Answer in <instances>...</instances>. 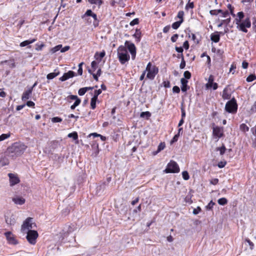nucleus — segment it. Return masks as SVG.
I'll return each mask as SVG.
<instances>
[{
	"label": "nucleus",
	"mask_w": 256,
	"mask_h": 256,
	"mask_svg": "<svg viewBox=\"0 0 256 256\" xmlns=\"http://www.w3.org/2000/svg\"><path fill=\"white\" fill-rule=\"evenodd\" d=\"M184 76L185 79H190L191 77V74L188 71H186L184 74Z\"/></svg>",
	"instance_id": "50"
},
{
	"label": "nucleus",
	"mask_w": 256,
	"mask_h": 256,
	"mask_svg": "<svg viewBox=\"0 0 256 256\" xmlns=\"http://www.w3.org/2000/svg\"><path fill=\"white\" fill-rule=\"evenodd\" d=\"M179 136H179V134H176V135L174 136V138H172V140L171 142H171V144L174 143V142H176L178 140V138L179 137Z\"/></svg>",
	"instance_id": "58"
},
{
	"label": "nucleus",
	"mask_w": 256,
	"mask_h": 256,
	"mask_svg": "<svg viewBox=\"0 0 256 256\" xmlns=\"http://www.w3.org/2000/svg\"><path fill=\"white\" fill-rule=\"evenodd\" d=\"M178 37V34H174L171 37V40L172 42H174L176 41Z\"/></svg>",
	"instance_id": "55"
},
{
	"label": "nucleus",
	"mask_w": 256,
	"mask_h": 256,
	"mask_svg": "<svg viewBox=\"0 0 256 256\" xmlns=\"http://www.w3.org/2000/svg\"><path fill=\"white\" fill-rule=\"evenodd\" d=\"M60 71L58 69H55L53 72L47 74L46 78L48 80H52L60 74Z\"/></svg>",
	"instance_id": "19"
},
{
	"label": "nucleus",
	"mask_w": 256,
	"mask_h": 256,
	"mask_svg": "<svg viewBox=\"0 0 256 256\" xmlns=\"http://www.w3.org/2000/svg\"><path fill=\"white\" fill-rule=\"evenodd\" d=\"M182 23V20H179L176 22H174L172 24V28L174 29H178L180 26L181 24Z\"/></svg>",
	"instance_id": "30"
},
{
	"label": "nucleus",
	"mask_w": 256,
	"mask_h": 256,
	"mask_svg": "<svg viewBox=\"0 0 256 256\" xmlns=\"http://www.w3.org/2000/svg\"><path fill=\"white\" fill-rule=\"evenodd\" d=\"M32 220V218H28L24 221L21 227L22 232H26L28 230H31L33 228Z\"/></svg>",
	"instance_id": "8"
},
{
	"label": "nucleus",
	"mask_w": 256,
	"mask_h": 256,
	"mask_svg": "<svg viewBox=\"0 0 256 256\" xmlns=\"http://www.w3.org/2000/svg\"><path fill=\"white\" fill-rule=\"evenodd\" d=\"M92 17L94 20V22L93 24H94V26L96 28V26H98V18H97V16H96V14L94 13L92 14Z\"/></svg>",
	"instance_id": "26"
},
{
	"label": "nucleus",
	"mask_w": 256,
	"mask_h": 256,
	"mask_svg": "<svg viewBox=\"0 0 256 256\" xmlns=\"http://www.w3.org/2000/svg\"><path fill=\"white\" fill-rule=\"evenodd\" d=\"M218 202L220 205L224 206L227 204L228 200L226 198H222L218 199Z\"/></svg>",
	"instance_id": "27"
},
{
	"label": "nucleus",
	"mask_w": 256,
	"mask_h": 256,
	"mask_svg": "<svg viewBox=\"0 0 256 256\" xmlns=\"http://www.w3.org/2000/svg\"><path fill=\"white\" fill-rule=\"evenodd\" d=\"M10 136V133L4 134L0 136V142L8 138Z\"/></svg>",
	"instance_id": "35"
},
{
	"label": "nucleus",
	"mask_w": 256,
	"mask_h": 256,
	"mask_svg": "<svg viewBox=\"0 0 256 256\" xmlns=\"http://www.w3.org/2000/svg\"><path fill=\"white\" fill-rule=\"evenodd\" d=\"M88 2L92 4H96L100 6L102 4V0H88Z\"/></svg>",
	"instance_id": "32"
},
{
	"label": "nucleus",
	"mask_w": 256,
	"mask_h": 256,
	"mask_svg": "<svg viewBox=\"0 0 256 256\" xmlns=\"http://www.w3.org/2000/svg\"><path fill=\"white\" fill-rule=\"evenodd\" d=\"M218 182V178H213L210 180V183L214 185H216Z\"/></svg>",
	"instance_id": "57"
},
{
	"label": "nucleus",
	"mask_w": 256,
	"mask_h": 256,
	"mask_svg": "<svg viewBox=\"0 0 256 256\" xmlns=\"http://www.w3.org/2000/svg\"><path fill=\"white\" fill-rule=\"evenodd\" d=\"M150 116V113L149 112H142L140 114V117H142V118H144V117L146 116L148 118Z\"/></svg>",
	"instance_id": "46"
},
{
	"label": "nucleus",
	"mask_w": 256,
	"mask_h": 256,
	"mask_svg": "<svg viewBox=\"0 0 256 256\" xmlns=\"http://www.w3.org/2000/svg\"><path fill=\"white\" fill-rule=\"evenodd\" d=\"M226 164V162H220L218 163V166L220 168H222L224 167Z\"/></svg>",
	"instance_id": "60"
},
{
	"label": "nucleus",
	"mask_w": 256,
	"mask_h": 256,
	"mask_svg": "<svg viewBox=\"0 0 256 256\" xmlns=\"http://www.w3.org/2000/svg\"><path fill=\"white\" fill-rule=\"evenodd\" d=\"M36 40V39L35 38L32 39L31 40H24L20 44V46L21 47L26 46L34 42Z\"/></svg>",
	"instance_id": "23"
},
{
	"label": "nucleus",
	"mask_w": 256,
	"mask_h": 256,
	"mask_svg": "<svg viewBox=\"0 0 256 256\" xmlns=\"http://www.w3.org/2000/svg\"><path fill=\"white\" fill-rule=\"evenodd\" d=\"M214 77L212 75H210L208 79V82L206 84V86L207 88H212V84L214 83Z\"/></svg>",
	"instance_id": "22"
},
{
	"label": "nucleus",
	"mask_w": 256,
	"mask_h": 256,
	"mask_svg": "<svg viewBox=\"0 0 256 256\" xmlns=\"http://www.w3.org/2000/svg\"><path fill=\"white\" fill-rule=\"evenodd\" d=\"M8 176L10 179V186H13L20 182V178L16 174L9 173Z\"/></svg>",
	"instance_id": "10"
},
{
	"label": "nucleus",
	"mask_w": 256,
	"mask_h": 256,
	"mask_svg": "<svg viewBox=\"0 0 256 256\" xmlns=\"http://www.w3.org/2000/svg\"><path fill=\"white\" fill-rule=\"evenodd\" d=\"M62 121V119L59 117H54L52 118V122H59Z\"/></svg>",
	"instance_id": "49"
},
{
	"label": "nucleus",
	"mask_w": 256,
	"mask_h": 256,
	"mask_svg": "<svg viewBox=\"0 0 256 256\" xmlns=\"http://www.w3.org/2000/svg\"><path fill=\"white\" fill-rule=\"evenodd\" d=\"M32 88H30L27 90H25L22 96V99L23 101H26V100L30 98V95L32 94Z\"/></svg>",
	"instance_id": "14"
},
{
	"label": "nucleus",
	"mask_w": 256,
	"mask_h": 256,
	"mask_svg": "<svg viewBox=\"0 0 256 256\" xmlns=\"http://www.w3.org/2000/svg\"><path fill=\"white\" fill-rule=\"evenodd\" d=\"M124 44V46L128 49L130 52V53L132 59L134 60L136 56V48L134 44L128 41H126Z\"/></svg>",
	"instance_id": "9"
},
{
	"label": "nucleus",
	"mask_w": 256,
	"mask_h": 256,
	"mask_svg": "<svg viewBox=\"0 0 256 256\" xmlns=\"http://www.w3.org/2000/svg\"><path fill=\"white\" fill-rule=\"evenodd\" d=\"M26 239L28 241L32 244H34L36 243V240L38 237V233L34 230H28L26 232Z\"/></svg>",
	"instance_id": "7"
},
{
	"label": "nucleus",
	"mask_w": 256,
	"mask_h": 256,
	"mask_svg": "<svg viewBox=\"0 0 256 256\" xmlns=\"http://www.w3.org/2000/svg\"><path fill=\"white\" fill-rule=\"evenodd\" d=\"M237 24V28L239 30L244 32H247L248 30L246 28H250L251 26V22L250 18H246L242 22H240Z\"/></svg>",
	"instance_id": "6"
},
{
	"label": "nucleus",
	"mask_w": 256,
	"mask_h": 256,
	"mask_svg": "<svg viewBox=\"0 0 256 256\" xmlns=\"http://www.w3.org/2000/svg\"><path fill=\"white\" fill-rule=\"evenodd\" d=\"M215 204L214 202L212 200H211L206 206V208L208 210H211L213 206Z\"/></svg>",
	"instance_id": "52"
},
{
	"label": "nucleus",
	"mask_w": 256,
	"mask_h": 256,
	"mask_svg": "<svg viewBox=\"0 0 256 256\" xmlns=\"http://www.w3.org/2000/svg\"><path fill=\"white\" fill-rule=\"evenodd\" d=\"M179 172V166L177 163L174 160H170L166 168L164 170V172L166 173H177Z\"/></svg>",
	"instance_id": "5"
},
{
	"label": "nucleus",
	"mask_w": 256,
	"mask_h": 256,
	"mask_svg": "<svg viewBox=\"0 0 256 256\" xmlns=\"http://www.w3.org/2000/svg\"><path fill=\"white\" fill-rule=\"evenodd\" d=\"M62 48V45L58 44V45L56 46L55 47L52 48L51 49V52L52 53H54V52L58 51L59 50H60Z\"/></svg>",
	"instance_id": "34"
},
{
	"label": "nucleus",
	"mask_w": 256,
	"mask_h": 256,
	"mask_svg": "<svg viewBox=\"0 0 256 256\" xmlns=\"http://www.w3.org/2000/svg\"><path fill=\"white\" fill-rule=\"evenodd\" d=\"M27 146L22 142H14L8 148L6 153L9 157L15 158L23 154Z\"/></svg>",
	"instance_id": "1"
},
{
	"label": "nucleus",
	"mask_w": 256,
	"mask_h": 256,
	"mask_svg": "<svg viewBox=\"0 0 256 256\" xmlns=\"http://www.w3.org/2000/svg\"><path fill=\"white\" fill-rule=\"evenodd\" d=\"M194 4L192 2L188 3L186 6V9L188 10L189 8H193Z\"/></svg>",
	"instance_id": "53"
},
{
	"label": "nucleus",
	"mask_w": 256,
	"mask_h": 256,
	"mask_svg": "<svg viewBox=\"0 0 256 256\" xmlns=\"http://www.w3.org/2000/svg\"><path fill=\"white\" fill-rule=\"evenodd\" d=\"M139 22V20H138V18H136L134 20H133L130 22V25L132 26H134L135 24H138Z\"/></svg>",
	"instance_id": "51"
},
{
	"label": "nucleus",
	"mask_w": 256,
	"mask_h": 256,
	"mask_svg": "<svg viewBox=\"0 0 256 256\" xmlns=\"http://www.w3.org/2000/svg\"><path fill=\"white\" fill-rule=\"evenodd\" d=\"M245 241L248 244H249V246H250V249L251 250H252L254 249V243L252 242L248 238H246L245 240Z\"/></svg>",
	"instance_id": "48"
},
{
	"label": "nucleus",
	"mask_w": 256,
	"mask_h": 256,
	"mask_svg": "<svg viewBox=\"0 0 256 256\" xmlns=\"http://www.w3.org/2000/svg\"><path fill=\"white\" fill-rule=\"evenodd\" d=\"M220 34H222V32H216L212 34L210 36L211 40L214 42H218L220 39Z\"/></svg>",
	"instance_id": "16"
},
{
	"label": "nucleus",
	"mask_w": 256,
	"mask_h": 256,
	"mask_svg": "<svg viewBox=\"0 0 256 256\" xmlns=\"http://www.w3.org/2000/svg\"><path fill=\"white\" fill-rule=\"evenodd\" d=\"M106 52L104 50H102L100 53L96 52L94 54V58L96 60H98V62H100L102 59L105 56Z\"/></svg>",
	"instance_id": "21"
},
{
	"label": "nucleus",
	"mask_w": 256,
	"mask_h": 256,
	"mask_svg": "<svg viewBox=\"0 0 256 256\" xmlns=\"http://www.w3.org/2000/svg\"><path fill=\"white\" fill-rule=\"evenodd\" d=\"M12 200L16 204L22 205L26 202L24 198L21 196H16L12 198Z\"/></svg>",
	"instance_id": "15"
},
{
	"label": "nucleus",
	"mask_w": 256,
	"mask_h": 256,
	"mask_svg": "<svg viewBox=\"0 0 256 256\" xmlns=\"http://www.w3.org/2000/svg\"><path fill=\"white\" fill-rule=\"evenodd\" d=\"M86 88H80L78 91V94L80 96H83L85 94V93L86 92Z\"/></svg>",
	"instance_id": "43"
},
{
	"label": "nucleus",
	"mask_w": 256,
	"mask_h": 256,
	"mask_svg": "<svg viewBox=\"0 0 256 256\" xmlns=\"http://www.w3.org/2000/svg\"><path fill=\"white\" fill-rule=\"evenodd\" d=\"M240 129L241 130L246 132L249 130V128L244 124H242L240 126Z\"/></svg>",
	"instance_id": "38"
},
{
	"label": "nucleus",
	"mask_w": 256,
	"mask_h": 256,
	"mask_svg": "<svg viewBox=\"0 0 256 256\" xmlns=\"http://www.w3.org/2000/svg\"><path fill=\"white\" fill-rule=\"evenodd\" d=\"M250 110L252 112H256V101L254 102V104L252 106Z\"/></svg>",
	"instance_id": "64"
},
{
	"label": "nucleus",
	"mask_w": 256,
	"mask_h": 256,
	"mask_svg": "<svg viewBox=\"0 0 256 256\" xmlns=\"http://www.w3.org/2000/svg\"><path fill=\"white\" fill-rule=\"evenodd\" d=\"M106 186V182H103L102 184L97 186V190H100L102 189H104Z\"/></svg>",
	"instance_id": "56"
},
{
	"label": "nucleus",
	"mask_w": 256,
	"mask_h": 256,
	"mask_svg": "<svg viewBox=\"0 0 256 256\" xmlns=\"http://www.w3.org/2000/svg\"><path fill=\"white\" fill-rule=\"evenodd\" d=\"M182 176L184 180H188L190 178V176L187 171H184L182 172Z\"/></svg>",
	"instance_id": "41"
},
{
	"label": "nucleus",
	"mask_w": 256,
	"mask_h": 256,
	"mask_svg": "<svg viewBox=\"0 0 256 256\" xmlns=\"http://www.w3.org/2000/svg\"><path fill=\"white\" fill-rule=\"evenodd\" d=\"M201 211V208L200 207L198 206L196 208H194L193 210V214H198Z\"/></svg>",
	"instance_id": "59"
},
{
	"label": "nucleus",
	"mask_w": 256,
	"mask_h": 256,
	"mask_svg": "<svg viewBox=\"0 0 256 256\" xmlns=\"http://www.w3.org/2000/svg\"><path fill=\"white\" fill-rule=\"evenodd\" d=\"M68 136V138H72L74 140H77L78 139V135L77 132H76L69 134Z\"/></svg>",
	"instance_id": "29"
},
{
	"label": "nucleus",
	"mask_w": 256,
	"mask_h": 256,
	"mask_svg": "<svg viewBox=\"0 0 256 256\" xmlns=\"http://www.w3.org/2000/svg\"><path fill=\"white\" fill-rule=\"evenodd\" d=\"M172 90L174 92L179 93L180 92V89L178 86H174L172 88Z\"/></svg>",
	"instance_id": "62"
},
{
	"label": "nucleus",
	"mask_w": 256,
	"mask_h": 256,
	"mask_svg": "<svg viewBox=\"0 0 256 256\" xmlns=\"http://www.w3.org/2000/svg\"><path fill=\"white\" fill-rule=\"evenodd\" d=\"M70 48V46H65L64 48H61L60 49V52H64L66 51H68V50H69Z\"/></svg>",
	"instance_id": "61"
},
{
	"label": "nucleus",
	"mask_w": 256,
	"mask_h": 256,
	"mask_svg": "<svg viewBox=\"0 0 256 256\" xmlns=\"http://www.w3.org/2000/svg\"><path fill=\"white\" fill-rule=\"evenodd\" d=\"M6 222V223L10 226H14L16 222L15 218L14 216H6L5 217Z\"/></svg>",
	"instance_id": "18"
},
{
	"label": "nucleus",
	"mask_w": 256,
	"mask_h": 256,
	"mask_svg": "<svg viewBox=\"0 0 256 256\" xmlns=\"http://www.w3.org/2000/svg\"><path fill=\"white\" fill-rule=\"evenodd\" d=\"M226 150V147L224 144L222 145V147L216 148V150L220 151V155H223L224 154Z\"/></svg>",
	"instance_id": "33"
},
{
	"label": "nucleus",
	"mask_w": 256,
	"mask_h": 256,
	"mask_svg": "<svg viewBox=\"0 0 256 256\" xmlns=\"http://www.w3.org/2000/svg\"><path fill=\"white\" fill-rule=\"evenodd\" d=\"M133 36L136 38V41L139 42L140 40L141 32L140 30H136L135 34Z\"/></svg>",
	"instance_id": "24"
},
{
	"label": "nucleus",
	"mask_w": 256,
	"mask_h": 256,
	"mask_svg": "<svg viewBox=\"0 0 256 256\" xmlns=\"http://www.w3.org/2000/svg\"><path fill=\"white\" fill-rule=\"evenodd\" d=\"M94 14L92 10H88L82 16V18H84L85 16H92V14Z\"/></svg>",
	"instance_id": "45"
},
{
	"label": "nucleus",
	"mask_w": 256,
	"mask_h": 256,
	"mask_svg": "<svg viewBox=\"0 0 256 256\" xmlns=\"http://www.w3.org/2000/svg\"><path fill=\"white\" fill-rule=\"evenodd\" d=\"M181 56H182V62H181V63L180 64V68L181 69H183V68H184V67L186 66V62H185V61L184 60V58L183 54H181Z\"/></svg>",
	"instance_id": "40"
},
{
	"label": "nucleus",
	"mask_w": 256,
	"mask_h": 256,
	"mask_svg": "<svg viewBox=\"0 0 256 256\" xmlns=\"http://www.w3.org/2000/svg\"><path fill=\"white\" fill-rule=\"evenodd\" d=\"M80 102H81L80 99H78L76 101H75L74 104L72 106H71L70 108L72 110H74L76 106H78L80 104Z\"/></svg>",
	"instance_id": "39"
},
{
	"label": "nucleus",
	"mask_w": 256,
	"mask_h": 256,
	"mask_svg": "<svg viewBox=\"0 0 256 256\" xmlns=\"http://www.w3.org/2000/svg\"><path fill=\"white\" fill-rule=\"evenodd\" d=\"M118 56L120 62L122 64H125L130 60L126 48L124 46H120L118 48Z\"/></svg>",
	"instance_id": "2"
},
{
	"label": "nucleus",
	"mask_w": 256,
	"mask_h": 256,
	"mask_svg": "<svg viewBox=\"0 0 256 256\" xmlns=\"http://www.w3.org/2000/svg\"><path fill=\"white\" fill-rule=\"evenodd\" d=\"M146 72H147L146 78L150 80H154L156 74L158 72V68L152 65L150 62H148L146 67Z\"/></svg>",
	"instance_id": "3"
},
{
	"label": "nucleus",
	"mask_w": 256,
	"mask_h": 256,
	"mask_svg": "<svg viewBox=\"0 0 256 256\" xmlns=\"http://www.w3.org/2000/svg\"><path fill=\"white\" fill-rule=\"evenodd\" d=\"M255 80H256V76L252 74L248 76L246 79L248 82H251Z\"/></svg>",
	"instance_id": "37"
},
{
	"label": "nucleus",
	"mask_w": 256,
	"mask_h": 256,
	"mask_svg": "<svg viewBox=\"0 0 256 256\" xmlns=\"http://www.w3.org/2000/svg\"><path fill=\"white\" fill-rule=\"evenodd\" d=\"M98 63L94 60L92 62L91 66H92V68L93 72L95 71L96 70V68L98 67Z\"/></svg>",
	"instance_id": "42"
},
{
	"label": "nucleus",
	"mask_w": 256,
	"mask_h": 256,
	"mask_svg": "<svg viewBox=\"0 0 256 256\" xmlns=\"http://www.w3.org/2000/svg\"><path fill=\"white\" fill-rule=\"evenodd\" d=\"M4 235L10 244H16L18 243L14 235L10 232H5Z\"/></svg>",
	"instance_id": "12"
},
{
	"label": "nucleus",
	"mask_w": 256,
	"mask_h": 256,
	"mask_svg": "<svg viewBox=\"0 0 256 256\" xmlns=\"http://www.w3.org/2000/svg\"><path fill=\"white\" fill-rule=\"evenodd\" d=\"M78 99L80 98L74 95H70L66 98V100L69 102H71L70 100H75V101H76Z\"/></svg>",
	"instance_id": "31"
},
{
	"label": "nucleus",
	"mask_w": 256,
	"mask_h": 256,
	"mask_svg": "<svg viewBox=\"0 0 256 256\" xmlns=\"http://www.w3.org/2000/svg\"><path fill=\"white\" fill-rule=\"evenodd\" d=\"M180 82L182 84V86H181L182 90L183 92H186L189 88V87L188 86L187 84L188 81L184 78H182L180 80Z\"/></svg>",
	"instance_id": "17"
},
{
	"label": "nucleus",
	"mask_w": 256,
	"mask_h": 256,
	"mask_svg": "<svg viewBox=\"0 0 256 256\" xmlns=\"http://www.w3.org/2000/svg\"><path fill=\"white\" fill-rule=\"evenodd\" d=\"M102 93V90L99 89L98 90H96L94 92V95L93 96V98H97L98 96Z\"/></svg>",
	"instance_id": "47"
},
{
	"label": "nucleus",
	"mask_w": 256,
	"mask_h": 256,
	"mask_svg": "<svg viewBox=\"0 0 256 256\" xmlns=\"http://www.w3.org/2000/svg\"><path fill=\"white\" fill-rule=\"evenodd\" d=\"M184 16V12L182 10L180 11L178 14L177 17L180 19V20H182V22L184 21L183 17Z\"/></svg>",
	"instance_id": "44"
},
{
	"label": "nucleus",
	"mask_w": 256,
	"mask_h": 256,
	"mask_svg": "<svg viewBox=\"0 0 256 256\" xmlns=\"http://www.w3.org/2000/svg\"><path fill=\"white\" fill-rule=\"evenodd\" d=\"M88 71L89 73H90V74H92L94 79L98 81V76H99L98 75H97L96 74H95L92 73V70H88Z\"/></svg>",
	"instance_id": "54"
},
{
	"label": "nucleus",
	"mask_w": 256,
	"mask_h": 256,
	"mask_svg": "<svg viewBox=\"0 0 256 256\" xmlns=\"http://www.w3.org/2000/svg\"><path fill=\"white\" fill-rule=\"evenodd\" d=\"M222 22L223 24H228L230 22V18L229 17L228 18L226 19V20H222Z\"/></svg>",
	"instance_id": "63"
},
{
	"label": "nucleus",
	"mask_w": 256,
	"mask_h": 256,
	"mask_svg": "<svg viewBox=\"0 0 256 256\" xmlns=\"http://www.w3.org/2000/svg\"><path fill=\"white\" fill-rule=\"evenodd\" d=\"M238 17V18H236V24H238L241 22L242 20L244 18V14L242 12H238L237 14Z\"/></svg>",
	"instance_id": "25"
},
{
	"label": "nucleus",
	"mask_w": 256,
	"mask_h": 256,
	"mask_svg": "<svg viewBox=\"0 0 256 256\" xmlns=\"http://www.w3.org/2000/svg\"><path fill=\"white\" fill-rule=\"evenodd\" d=\"M165 146V144L164 142L160 143L158 146V150L156 152V154H157L158 152H160L161 150H163Z\"/></svg>",
	"instance_id": "36"
},
{
	"label": "nucleus",
	"mask_w": 256,
	"mask_h": 256,
	"mask_svg": "<svg viewBox=\"0 0 256 256\" xmlns=\"http://www.w3.org/2000/svg\"><path fill=\"white\" fill-rule=\"evenodd\" d=\"M231 94L228 92V86L224 88L222 92V98L224 100H228L230 98Z\"/></svg>",
	"instance_id": "20"
},
{
	"label": "nucleus",
	"mask_w": 256,
	"mask_h": 256,
	"mask_svg": "<svg viewBox=\"0 0 256 256\" xmlns=\"http://www.w3.org/2000/svg\"><path fill=\"white\" fill-rule=\"evenodd\" d=\"M212 134L218 139L220 138L224 135L223 128L219 126L213 127Z\"/></svg>",
	"instance_id": "11"
},
{
	"label": "nucleus",
	"mask_w": 256,
	"mask_h": 256,
	"mask_svg": "<svg viewBox=\"0 0 256 256\" xmlns=\"http://www.w3.org/2000/svg\"><path fill=\"white\" fill-rule=\"evenodd\" d=\"M75 76H76V74L74 72L70 70L68 72L64 73L59 80L62 82H64L70 78H73Z\"/></svg>",
	"instance_id": "13"
},
{
	"label": "nucleus",
	"mask_w": 256,
	"mask_h": 256,
	"mask_svg": "<svg viewBox=\"0 0 256 256\" xmlns=\"http://www.w3.org/2000/svg\"><path fill=\"white\" fill-rule=\"evenodd\" d=\"M226 110L232 114H235L237 112L238 104L236 100L234 98L231 100L228 101L225 106Z\"/></svg>",
	"instance_id": "4"
},
{
	"label": "nucleus",
	"mask_w": 256,
	"mask_h": 256,
	"mask_svg": "<svg viewBox=\"0 0 256 256\" xmlns=\"http://www.w3.org/2000/svg\"><path fill=\"white\" fill-rule=\"evenodd\" d=\"M97 98H92L90 101V107L91 108L94 110L96 107V102L97 100Z\"/></svg>",
	"instance_id": "28"
}]
</instances>
